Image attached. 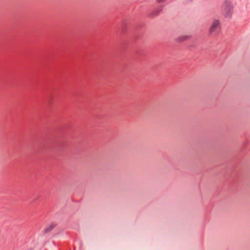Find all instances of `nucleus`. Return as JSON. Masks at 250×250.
I'll return each mask as SVG.
<instances>
[{
  "instance_id": "2",
  "label": "nucleus",
  "mask_w": 250,
  "mask_h": 250,
  "mask_svg": "<svg viewBox=\"0 0 250 250\" xmlns=\"http://www.w3.org/2000/svg\"><path fill=\"white\" fill-rule=\"evenodd\" d=\"M220 29V23L219 20L214 19L209 28L208 34L209 35H217Z\"/></svg>"
},
{
  "instance_id": "1",
  "label": "nucleus",
  "mask_w": 250,
  "mask_h": 250,
  "mask_svg": "<svg viewBox=\"0 0 250 250\" xmlns=\"http://www.w3.org/2000/svg\"><path fill=\"white\" fill-rule=\"evenodd\" d=\"M222 14L226 18H230L233 14V5L229 0H225L222 5Z\"/></svg>"
}]
</instances>
